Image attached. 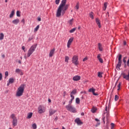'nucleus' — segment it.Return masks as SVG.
<instances>
[{
	"label": "nucleus",
	"mask_w": 129,
	"mask_h": 129,
	"mask_svg": "<svg viewBox=\"0 0 129 129\" xmlns=\"http://www.w3.org/2000/svg\"><path fill=\"white\" fill-rule=\"evenodd\" d=\"M67 0H62L61 2L58 7V8L56 11V17L59 18L61 17V14L62 16H64L65 12L68 10V5H66Z\"/></svg>",
	"instance_id": "obj_1"
},
{
	"label": "nucleus",
	"mask_w": 129,
	"mask_h": 129,
	"mask_svg": "<svg viewBox=\"0 0 129 129\" xmlns=\"http://www.w3.org/2000/svg\"><path fill=\"white\" fill-rule=\"evenodd\" d=\"M25 84L21 85L17 89V92L16 93V96L20 97L22 96L24 93L25 90Z\"/></svg>",
	"instance_id": "obj_2"
},
{
	"label": "nucleus",
	"mask_w": 129,
	"mask_h": 129,
	"mask_svg": "<svg viewBox=\"0 0 129 129\" xmlns=\"http://www.w3.org/2000/svg\"><path fill=\"white\" fill-rule=\"evenodd\" d=\"M38 46L37 44H33L32 46L30 47L28 51L27 57H29L35 52L36 49L37 48V46Z\"/></svg>",
	"instance_id": "obj_3"
},
{
	"label": "nucleus",
	"mask_w": 129,
	"mask_h": 129,
	"mask_svg": "<svg viewBox=\"0 0 129 129\" xmlns=\"http://www.w3.org/2000/svg\"><path fill=\"white\" fill-rule=\"evenodd\" d=\"M10 117L13 119L12 123L13 126H17L18 125V119L16 117V115L15 114H12L10 115Z\"/></svg>",
	"instance_id": "obj_4"
},
{
	"label": "nucleus",
	"mask_w": 129,
	"mask_h": 129,
	"mask_svg": "<svg viewBox=\"0 0 129 129\" xmlns=\"http://www.w3.org/2000/svg\"><path fill=\"white\" fill-rule=\"evenodd\" d=\"M66 108L67 109V110L71 111V112H73V113L77 112L76 108L71 105H68L66 106Z\"/></svg>",
	"instance_id": "obj_5"
},
{
	"label": "nucleus",
	"mask_w": 129,
	"mask_h": 129,
	"mask_svg": "<svg viewBox=\"0 0 129 129\" xmlns=\"http://www.w3.org/2000/svg\"><path fill=\"white\" fill-rule=\"evenodd\" d=\"M72 62L76 66H77V65L79 64L78 62V56L77 55H74L72 58Z\"/></svg>",
	"instance_id": "obj_6"
},
{
	"label": "nucleus",
	"mask_w": 129,
	"mask_h": 129,
	"mask_svg": "<svg viewBox=\"0 0 129 129\" xmlns=\"http://www.w3.org/2000/svg\"><path fill=\"white\" fill-rule=\"evenodd\" d=\"M38 112L41 114V113H44L45 111V107L42 105H39L38 108Z\"/></svg>",
	"instance_id": "obj_7"
},
{
	"label": "nucleus",
	"mask_w": 129,
	"mask_h": 129,
	"mask_svg": "<svg viewBox=\"0 0 129 129\" xmlns=\"http://www.w3.org/2000/svg\"><path fill=\"white\" fill-rule=\"evenodd\" d=\"M73 40H74V38L73 37H71L69 40L68 41L67 43V47L68 48H70V46H71V44L72 42H73Z\"/></svg>",
	"instance_id": "obj_8"
},
{
	"label": "nucleus",
	"mask_w": 129,
	"mask_h": 129,
	"mask_svg": "<svg viewBox=\"0 0 129 129\" xmlns=\"http://www.w3.org/2000/svg\"><path fill=\"white\" fill-rule=\"evenodd\" d=\"M89 92H92L93 95H98L97 93H95V89L92 88L88 90Z\"/></svg>",
	"instance_id": "obj_9"
},
{
	"label": "nucleus",
	"mask_w": 129,
	"mask_h": 129,
	"mask_svg": "<svg viewBox=\"0 0 129 129\" xmlns=\"http://www.w3.org/2000/svg\"><path fill=\"white\" fill-rule=\"evenodd\" d=\"M49 116H52L53 114H54V113H56L57 112V110H53L52 109H50L49 111Z\"/></svg>",
	"instance_id": "obj_10"
},
{
	"label": "nucleus",
	"mask_w": 129,
	"mask_h": 129,
	"mask_svg": "<svg viewBox=\"0 0 129 129\" xmlns=\"http://www.w3.org/2000/svg\"><path fill=\"white\" fill-rule=\"evenodd\" d=\"M81 79V77L80 76H75L73 78L74 81H79Z\"/></svg>",
	"instance_id": "obj_11"
},
{
	"label": "nucleus",
	"mask_w": 129,
	"mask_h": 129,
	"mask_svg": "<svg viewBox=\"0 0 129 129\" xmlns=\"http://www.w3.org/2000/svg\"><path fill=\"white\" fill-rule=\"evenodd\" d=\"M75 121L77 124L79 125H80V124H82L83 123L81 120H80V119L79 118H77L75 120Z\"/></svg>",
	"instance_id": "obj_12"
},
{
	"label": "nucleus",
	"mask_w": 129,
	"mask_h": 129,
	"mask_svg": "<svg viewBox=\"0 0 129 129\" xmlns=\"http://www.w3.org/2000/svg\"><path fill=\"white\" fill-rule=\"evenodd\" d=\"M104 114H106V118H108V116H109V113L108 112L107 106H106L105 107V110L104 111Z\"/></svg>",
	"instance_id": "obj_13"
},
{
	"label": "nucleus",
	"mask_w": 129,
	"mask_h": 129,
	"mask_svg": "<svg viewBox=\"0 0 129 129\" xmlns=\"http://www.w3.org/2000/svg\"><path fill=\"white\" fill-rule=\"evenodd\" d=\"M95 22L97 25H98V27L99 28H101V25L100 24V21L99 20V19H98V18H96Z\"/></svg>",
	"instance_id": "obj_14"
},
{
	"label": "nucleus",
	"mask_w": 129,
	"mask_h": 129,
	"mask_svg": "<svg viewBox=\"0 0 129 129\" xmlns=\"http://www.w3.org/2000/svg\"><path fill=\"white\" fill-rule=\"evenodd\" d=\"M100 56H101V54H98L97 55V58L99 60L100 63H103V59L100 57Z\"/></svg>",
	"instance_id": "obj_15"
},
{
	"label": "nucleus",
	"mask_w": 129,
	"mask_h": 129,
	"mask_svg": "<svg viewBox=\"0 0 129 129\" xmlns=\"http://www.w3.org/2000/svg\"><path fill=\"white\" fill-rule=\"evenodd\" d=\"M12 23L14 25H18V24H19V23H20V20L19 19H16L12 21Z\"/></svg>",
	"instance_id": "obj_16"
},
{
	"label": "nucleus",
	"mask_w": 129,
	"mask_h": 129,
	"mask_svg": "<svg viewBox=\"0 0 129 129\" xmlns=\"http://www.w3.org/2000/svg\"><path fill=\"white\" fill-rule=\"evenodd\" d=\"M54 52H55V48L51 49L49 52V57H52L53 55H54Z\"/></svg>",
	"instance_id": "obj_17"
},
{
	"label": "nucleus",
	"mask_w": 129,
	"mask_h": 129,
	"mask_svg": "<svg viewBox=\"0 0 129 129\" xmlns=\"http://www.w3.org/2000/svg\"><path fill=\"white\" fill-rule=\"evenodd\" d=\"M121 67V59H118V62L117 64L116 68L119 70V68Z\"/></svg>",
	"instance_id": "obj_18"
},
{
	"label": "nucleus",
	"mask_w": 129,
	"mask_h": 129,
	"mask_svg": "<svg viewBox=\"0 0 129 129\" xmlns=\"http://www.w3.org/2000/svg\"><path fill=\"white\" fill-rule=\"evenodd\" d=\"M98 49H99V51L102 52V51H103V48H102V45H101V43H99L98 44Z\"/></svg>",
	"instance_id": "obj_19"
},
{
	"label": "nucleus",
	"mask_w": 129,
	"mask_h": 129,
	"mask_svg": "<svg viewBox=\"0 0 129 129\" xmlns=\"http://www.w3.org/2000/svg\"><path fill=\"white\" fill-rule=\"evenodd\" d=\"M32 116H33V112L28 113L27 118L30 119V118H32Z\"/></svg>",
	"instance_id": "obj_20"
},
{
	"label": "nucleus",
	"mask_w": 129,
	"mask_h": 129,
	"mask_svg": "<svg viewBox=\"0 0 129 129\" xmlns=\"http://www.w3.org/2000/svg\"><path fill=\"white\" fill-rule=\"evenodd\" d=\"M76 93H77V90H76V89L73 90L71 92V94H72V95H75V94H76Z\"/></svg>",
	"instance_id": "obj_21"
},
{
	"label": "nucleus",
	"mask_w": 129,
	"mask_h": 129,
	"mask_svg": "<svg viewBox=\"0 0 129 129\" xmlns=\"http://www.w3.org/2000/svg\"><path fill=\"white\" fill-rule=\"evenodd\" d=\"M14 16H15V10H12V11L11 12V13L10 15V18H13Z\"/></svg>",
	"instance_id": "obj_22"
},
{
	"label": "nucleus",
	"mask_w": 129,
	"mask_h": 129,
	"mask_svg": "<svg viewBox=\"0 0 129 129\" xmlns=\"http://www.w3.org/2000/svg\"><path fill=\"white\" fill-rule=\"evenodd\" d=\"M4 38H5V35L4 34V33H0V40H4Z\"/></svg>",
	"instance_id": "obj_23"
},
{
	"label": "nucleus",
	"mask_w": 129,
	"mask_h": 129,
	"mask_svg": "<svg viewBox=\"0 0 129 129\" xmlns=\"http://www.w3.org/2000/svg\"><path fill=\"white\" fill-rule=\"evenodd\" d=\"M104 8H103V11H105L106 10V8H107V3L105 2L104 3L103 5Z\"/></svg>",
	"instance_id": "obj_24"
},
{
	"label": "nucleus",
	"mask_w": 129,
	"mask_h": 129,
	"mask_svg": "<svg viewBox=\"0 0 129 129\" xmlns=\"http://www.w3.org/2000/svg\"><path fill=\"white\" fill-rule=\"evenodd\" d=\"M76 103H77V104H79L80 103V99L79 98H77L76 99Z\"/></svg>",
	"instance_id": "obj_25"
},
{
	"label": "nucleus",
	"mask_w": 129,
	"mask_h": 129,
	"mask_svg": "<svg viewBox=\"0 0 129 129\" xmlns=\"http://www.w3.org/2000/svg\"><path fill=\"white\" fill-rule=\"evenodd\" d=\"M89 17L92 19V20L94 19V17H93V12H91L89 13Z\"/></svg>",
	"instance_id": "obj_26"
},
{
	"label": "nucleus",
	"mask_w": 129,
	"mask_h": 129,
	"mask_svg": "<svg viewBox=\"0 0 129 129\" xmlns=\"http://www.w3.org/2000/svg\"><path fill=\"white\" fill-rule=\"evenodd\" d=\"M15 81V79H14V78H10L9 79V83H14Z\"/></svg>",
	"instance_id": "obj_27"
},
{
	"label": "nucleus",
	"mask_w": 129,
	"mask_h": 129,
	"mask_svg": "<svg viewBox=\"0 0 129 129\" xmlns=\"http://www.w3.org/2000/svg\"><path fill=\"white\" fill-rule=\"evenodd\" d=\"M39 28H40V25H37L36 27L34 29V32H37Z\"/></svg>",
	"instance_id": "obj_28"
},
{
	"label": "nucleus",
	"mask_w": 129,
	"mask_h": 129,
	"mask_svg": "<svg viewBox=\"0 0 129 129\" xmlns=\"http://www.w3.org/2000/svg\"><path fill=\"white\" fill-rule=\"evenodd\" d=\"M76 31V28H74L70 30V33H74Z\"/></svg>",
	"instance_id": "obj_29"
},
{
	"label": "nucleus",
	"mask_w": 129,
	"mask_h": 129,
	"mask_svg": "<svg viewBox=\"0 0 129 129\" xmlns=\"http://www.w3.org/2000/svg\"><path fill=\"white\" fill-rule=\"evenodd\" d=\"M75 9L77 11H78L79 10V3H78L75 7Z\"/></svg>",
	"instance_id": "obj_30"
},
{
	"label": "nucleus",
	"mask_w": 129,
	"mask_h": 129,
	"mask_svg": "<svg viewBox=\"0 0 129 129\" xmlns=\"http://www.w3.org/2000/svg\"><path fill=\"white\" fill-rule=\"evenodd\" d=\"M98 76L99 77V78H101L102 77V73L101 72H99L98 73Z\"/></svg>",
	"instance_id": "obj_31"
},
{
	"label": "nucleus",
	"mask_w": 129,
	"mask_h": 129,
	"mask_svg": "<svg viewBox=\"0 0 129 129\" xmlns=\"http://www.w3.org/2000/svg\"><path fill=\"white\" fill-rule=\"evenodd\" d=\"M32 128L33 129H36L37 128V124H36V123H34L32 124Z\"/></svg>",
	"instance_id": "obj_32"
},
{
	"label": "nucleus",
	"mask_w": 129,
	"mask_h": 129,
	"mask_svg": "<svg viewBox=\"0 0 129 129\" xmlns=\"http://www.w3.org/2000/svg\"><path fill=\"white\" fill-rule=\"evenodd\" d=\"M69 60V57L68 56H65V62H67V63H68V61Z\"/></svg>",
	"instance_id": "obj_33"
},
{
	"label": "nucleus",
	"mask_w": 129,
	"mask_h": 129,
	"mask_svg": "<svg viewBox=\"0 0 129 129\" xmlns=\"http://www.w3.org/2000/svg\"><path fill=\"white\" fill-rule=\"evenodd\" d=\"M16 15L17 17H21L20 12L19 11H17Z\"/></svg>",
	"instance_id": "obj_34"
},
{
	"label": "nucleus",
	"mask_w": 129,
	"mask_h": 129,
	"mask_svg": "<svg viewBox=\"0 0 129 129\" xmlns=\"http://www.w3.org/2000/svg\"><path fill=\"white\" fill-rule=\"evenodd\" d=\"M118 98H119L118 96H117V95H115V98H114L115 101H117V100H118Z\"/></svg>",
	"instance_id": "obj_35"
},
{
	"label": "nucleus",
	"mask_w": 129,
	"mask_h": 129,
	"mask_svg": "<svg viewBox=\"0 0 129 129\" xmlns=\"http://www.w3.org/2000/svg\"><path fill=\"white\" fill-rule=\"evenodd\" d=\"M22 71L20 70L19 69H17L16 70L15 72L16 73H20Z\"/></svg>",
	"instance_id": "obj_36"
},
{
	"label": "nucleus",
	"mask_w": 129,
	"mask_h": 129,
	"mask_svg": "<svg viewBox=\"0 0 129 129\" xmlns=\"http://www.w3.org/2000/svg\"><path fill=\"white\" fill-rule=\"evenodd\" d=\"M121 85V83H119L118 84V85H117V87H118L117 90H119V89H120V86Z\"/></svg>",
	"instance_id": "obj_37"
},
{
	"label": "nucleus",
	"mask_w": 129,
	"mask_h": 129,
	"mask_svg": "<svg viewBox=\"0 0 129 129\" xmlns=\"http://www.w3.org/2000/svg\"><path fill=\"white\" fill-rule=\"evenodd\" d=\"M72 101H73V100H72V99H71L69 102V104L68 105H71V104L72 103Z\"/></svg>",
	"instance_id": "obj_38"
},
{
	"label": "nucleus",
	"mask_w": 129,
	"mask_h": 129,
	"mask_svg": "<svg viewBox=\"0 0 129 129\" xmlns=\"http://www.w3.org/2000/svg\"><path fill=\"white\" fill-rule=\"evenodd\" d=\"M59 3H60V0H55V4L56 5H59Z\"/></svg>",
	"instance_id": "obj_39"
},
{
	"label": "nucleus",
	"mask_w": 129,
	"mask_h": 129,
	"mask_svg": "<svg viewBox=\"0 0 129 129\" xmlns=\"http://www.w3.org/2000/svg\"><path fill=\"white\" fill-rule=\"evenodd\" d=\"M72 22H73V19L70 20L69 23L70 24V25H71V24H72Z\"/></svg>",
	"instance_id": "obj_40"
},
{
	"label": "nucleus",
	"mask_w": 129,
	"mask_h": 129,
	"mask_svg": "<svg viewBox=\"0 0 129 129\" xmlns=\"http://www.w3.org/2000/svg\"><path fill=\"white\" fill-rule=\"evenodd\" d=\"M111 128L113 129V128L114 127V123H111Z\"/></svg>",
	"instance_id": "obj_41"
},
{
	"label": "nucleus",
	"mask_w": 129,
	"mask_h": 129,
	"mask_svg": "<svg viewBox=\"0 0 129 129\" xmlns=\"http://www.w3.org/2000/svg\"><path fill=\"white\" fill-rule=\"evenodd\" d=\"M71 97L72 98L71 99H72L73 100H74L75 97L73 95L71 94Z\"/></svg>",
	"instance_id": "obj_42"
},
{
	"label": "nucleus",
	"mask_w": 129,
	"mask_h": 129,
	"mask_svg": "<svg viewBox=\"0 0 129 129\" xmlns=\"http://www.w3.org/2000/svg\"><path fill=\"white\" fill-rule=\"evenodd\" d=\"M5 76L6 77L9 76V72L7 71V72H5Z\"/></svg>",
	"instance_id": "obj_43"
},
{
	"label": "nucleus",
	"mask_w": 129,
	"mask_h": 129,
	"mask_svg": "<svg viewBox=\"0 0 129 129\" xmlns=\"http://www.w3.org/2000/svg\"><path fill=\"white\" fill-rule=\"evenodd\" d=\"M3 80V75L0 73V81Z\"/></svg>",
	"instance_id": "obj_44"
},
{
	"label": "nucleus",
	"mask_w": 129,
	"mask_h": 129,
	"mask_svg": "<svg viewBox=\"0 0 129 129\" xmlns=\"http://www.w3.org/2000/svg\"><path fill=\"white\" fill-rule=\"evenodd\" d=\"M121 57H122V56L121 54H120L118 56V60H121Z\"/></svg>",
	"instance_id": "obj_45"
},
{
	"label": "nucleus",
	"mask_w": 129,
	"mask_h": 129,
	"mask_svg": "<svg viewBox=\"0 0 129 129\" xmlns=\"http://www.w3.org/2000/svg\"><path fill=\"white\" fill-rule=\"evenodd\" d=\"M91 111L93 113H94L96 111V110L94 109H92L91 110Z\"/></svg>",
	"instance_id": "obj_46"
},
{
	"label": "nucleus",
	"mask_w": 129,
	"mask_h": 129,
	"mask_svg": "<svg viewBox=\"0 0 129 129\" xmlns=\"http://www.w3.org/2000/svg\"><path fill=\"white\" fill-rule=\"evenodd\" d=\"M87 59H88V58H87V57H85L83 59V62L86 61V60H87Z\"/></svg>",
	"instance_id": "obj_47"
},
{
	"label": "nucleus",
	"mask_w": 129,
	"mask_h": 129,
	"mask_svg": "<svg viewBox=\"0 0 129 129\" xmlns=\"http://www.w3.org/2000/svg\"><path fill=\"white\" fill-rule=\"evenodd\" d=\"M33 40V37H29L28 39V42H30Z\"/></svg>",
	"instance_id": "obj_48"
},
{
	"label": "nucleus",
	"mask_w": 129,
	"mask_h": 129,
	"mask_svg": "<svg viewBox=\"0 0 129 129\" xmlns=\"http://www.w3.org/2000/svg\"><path fill=\"white\" fill-rule=\"evenodd\" d=\"M21 23H23V24H25V19H23L21 20Z\"/></svg>",
	"instance_id": "obj_49"
},
{
	"label": "nucleus",
	"mask_w": 129,
	"mask_h": 129,
	"mask_svg": "<svg viewBox=\"0 0 129 129\" xmlns=\"http://www.w3.org/2000/svg\"><path fill=\"white\" fill-rule=\"evenodd\" d=\"M37 20L38 22H41V17H38Z\"/></svg>",
	"instance_id": "obj_50"
},
{
	"label": "nucleus",
	"mask_w": 129,
	"mask_h": 129,
	"mask_svg": "<svg viewBox=\"0 0 129 129\" xmlns=\"http://www.w3.org/2000/svg\"><path fill=\"white\" fill-rule=\"evenodd\" d=\"M81 115H82V116H83V115H84V112H82L81 113Z\"/></svg>",
	"instance_id": "obj_51"
},
{
	"label": "nucleus",
	"mask_w": 129,
	"mask_h": 129,
	"mask_svg": "<svg viewBox=\"0 0 129 129\" xmlns=\"http://www.w3.org/2000/svg\"><path fill=\"white\" fill-rule=\"evenodd\" d=\"M63 93H64L63 96L65 97V95H66V91H64Z\"/></svg>",
	"instance_id": "obj_52"
},
{
	"label": "nucleus",
	"mask_w": 129,
	"mask_h": 129,
	"mask_svg": "<svg viewBox=\"0 0 129 129\" xmlns=\"http://www.w3.org/2000/svg\"><path fill=\"white\" fill-rule=\"evenodd\" d=\"M95 120H96V121H99V119H98L97 118H95Z\"/></svg>",
	"instance_id": "obj_53"
},
{
	"label": "nucleus",
	"mask_w": 129,
	"mask_h": 129,
	"mask_svg": "<svg viewBox=\"0 0 129 129\" xmlns=\"http://www.w3.org/2000/svg\"><path fill=\"white\" fill-rule=\"evenodd\" d=\"M20 75H23V73H22V71L20 72Z\"/></svg>",
	"instance_id": "obj_54"
},
{
	"label": "nucleus",
	"mask_w": 129,
	"mask_h": 129,
	"mask_svg": "<svg viewBox=\"0 0 129 129\" xmlns=\"http://www.w3.org/2000/svg\"><path fill=\"white\" fill-rule=\"evenodd\" d=\"M18 63L19 64H22V61L21 60H18Z\"/></svg>",
	"instance_id": "obj_55"
},
{
	"label": "nucleus",
	"mask_w": 129,
	"mask_h": 129,
	"mask_svg": "<svg viewBox=\"0 0 129 129\" xmlns=\"http://www.w3.org/2000/svg\"><path fill=\"white\" fill-rule=\"evenodd\" d=\"M123 45H126V42L124 41L123 42Z\"/></svg>",
	"instance_id": "obj_56"
},
{
	"label": "nucleus",
	"mask_w": 129,
	"mask_h": 129,
	"mask_svg": "<svg viewBox=\"0 0 129 129\" xmlns=\"http://www.w3.org/2000/svg\"><path fill=\"white\" fill-rule=\"evenodd\" d=\"M10 84H11V83L9 82V83H7V86H9Z\"/></svg>",
	"instance_id": "obj_57"
},
{
	"label": "nucleus",
	"mask_w": 129,
	"mask_h": 129,
	"mask_svg": "<svg viewBox=\"0 0 129 129\" xmlns=\"http://www.w3.org/2000/svg\"><path fill=\"white\" fill-rule=\"evenodd\" d=\"M104 118H105V117H104L103 118V120L104 123H105V121H104Z\"/></svg>",
	"instance_id": "obj_58"
},
{
	"label": "nucleus",
	"mask_w": 129,
	"mask_h": 129,
	"mask_svg": "<svg viewBox=\"0 0 129 129\" xmlns=\"http://www.w3.org/2000/svg\"><path fill=\"white\" fill-rule=\"evenodd\" d=\"M2 58H5V54H3V55H2Z\"/></svg>",
	"instance_id": "obj_59"
},
{
	"label": "nucleus",
	"mask_w": 129,
	"mask_h": 129,
	"mask_svg": "<svg viewBox=\"0 0 129 129\" xmlns=\"http://www.w3.org/2000/svg\"><path fill=\"white\" fill-rule=\"evenodd\" d=\"M25 46H22V50H25Z\"/></svg>",
	"instance_id": "obj_60"
},
{
	"label": "nucleus",
	"mask_w": 129,
	"mask_h": 129,
	"mask_svg": "<svg viewBox=\"0 0 129 129\" xmlns=\"http://www.w3.org/2000/svg\"><path fill=\"white\" fill-rule=\"evenodd\" d=\"M78 30H80V29H81V27L80 26H79L78 28Z\"/></svg>",
	"instance_id": "obj_61"
},
{
	"label": "nucleus",
	"mask_w": 129,
	"mask_h": 129,
	"mask_svg": "<svg viewBox=\"0 0 129 129\" xmlns=\"http://www.w3.org/2000/svg\"><path fill=\"white\" fill-rule=\"evenodd\" d=\"M48 102H51V99H48Z\"/></svg>",
	"instance_id": "obj_62"
},
{
	"label": "nucleus",
	"mask_w": 129,
	"mask_h": 129,
	"mask_svg": "<svg viewBox=\"0 0 129 129\" xmlns=\"http://www.w3.org/2000/svg\"><path fill=\"white\" fill-rule=\"evenodd\" d=\"M62 129H66V128H65V127L62 126Z\"/></svg>",
	"instance_id": "obj_63"
},
{
	"label": "nucleus",
	"mask_w": 129,
	"mask_h": 129,
	"mask_svg": "<svg viewBox=\"0 0 129 129\" xmlns=\"http://www.w3.org/2000/svg\"><path fill=\"white\" fill-rule=\"evenodd\" d=\"M5 3H8V0H6Z\"/></svg>",
	"instance_id": "obj_64"
}]
</instances>
